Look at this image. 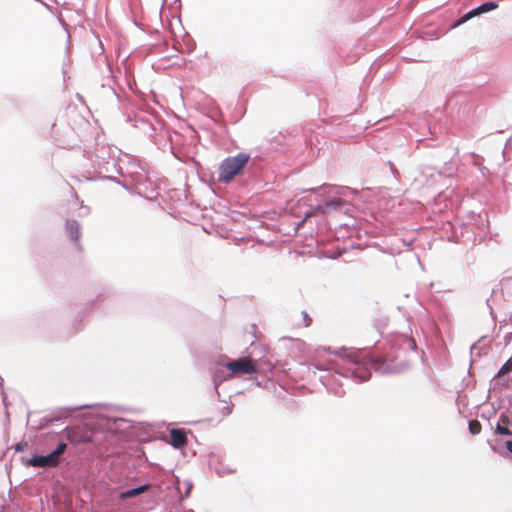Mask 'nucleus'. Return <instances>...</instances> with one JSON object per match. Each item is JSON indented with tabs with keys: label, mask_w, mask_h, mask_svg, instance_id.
<instances>
[{
	"label": "nucleus",
	"mask_w": 512,
	"mask_h": 512,
	"mask_svg": "<svg viewBox=\"0 0 512 512\" xmlns=\"http://www.w3.org/2000/svg\"><path fill=\"white\" fill-rule=\"evenodd\" d=\"M249 161V156L239 153L233 157H227L219 166V180L224 183L230 182L239 175Z\"/></svg>",
	"instance_id": "f257e3e1"
},
{
	"label": "nucleus",
	"mask_w": 512,
	"mask_h": 512,
	"mask_svg": "<svg viewBox=\"0 0 512 512\" xmlns=\"http://www.w3.org/2000/svg\"><path fill=\"white\" fill-rule=\"evenodd\" d=\"M66 449L65 443H59L57 448L46 456H35L29 459V465L33 467H54L59 463L60 456Z\"/></svg>",
	"instance_id": "f03ea898"
},
{
	"label": "nucleus",
	"mask_w": 512,
	"mask_h": 512,
	"mask_svg": "<svg viewBox=\"0 0 512 512\" xmlns=\"http://www.w3.org/2000/svg\"><path fill=\"white\" fill-rule=\"evenodd\" d=\"M258 362L250 357H242L226 364L232 375L252 374L257 371Z\"/></svg>",
	"instance_id": "7ed1b4c3"
},
{
	"label": "nucleus",
	"mask_w": 512,
	"mask_h": 512,
	"mask_svg": "<svg viewBox=\"0 0 512 512\" xmlns=\"http://www.w3.org/2000/svg\"><path fill=\"white\" fill-rule=\"evenodd\" d=\"M498 7V5L494 2H486L482 5H480L479 7L471 10L470 12H468L458 23L457 25L459 24H462L464 22H466L467 20L471 19L472 17L474 16H477L481 13H486V12H489V11H492L494 9H496Z\"/></svg>",
	"instance_id": "20e7f679"
},
{
	"label": "nucleus",
	"mask_w": 512,
	"mask_h": 512,
	"mask_svg": "<svg viewBox=\"0 0 512 512\" xmlns=\"http://www.w3.org/2000/svg\"><path fill=\"white\" fill-rule=\"evenodd\" d=\"M510 423L511 420L509 416L505 413H502L495 426V433L499 435H512V431L508 427Z\"/></svg>",
	"instance_id": "39448f33"
},
{
	"label": "nucleus",
	"mask_w": 512,
	"mask_h": 512,
	"mask_svg": "<svg viewBox=\"0 0 512 512\" xmlns=\"http://www.w3.org/2000/svg\"><path fill=\"white\" fill-rule=\"evenodd\" d=\"M172 445L176 448L184 446L187 442L186 433L180 429H172L170 431Z\"/></svg>",
	"instance_id": "423d86ee"
},
{
	"label": "nucleus",
	"mask_w": 512,
	"mask_h": 512,
	"mask_svg": "<svg viewBox=\"0 0 512 512\" xmlns=\"http://www.w3.org/2000/svg\"><path fill=\"white\" fill-rule=\"evenodd\" d=\"M149 488H150V486L145 484V485L139 486L137 488H133V489L127 490V491L122 492L120 494V499H127V498L136 497V496H138V495L148 491Z\"/></svg>",
	"instance_id": "0eeeda50"
},
{
	"label": "nucleus",
	"mask_w": 512,
	"mask_h": 512,
	"mask_svg": "<svg viewBox=\"0 0 512 512\" xmlns=\"http://www.w3.org/2000/svg\"><path fill=\"white\" fill-rule=\"evenodd\" d=\"M343 205V201L339 198L332 199L331 201L326 202L323 205H320L316 208L317 212L326 213L330 208H338Z\"/></svg>",
	"instance_id": "6e6552de"
},
{
	"label": "nucleus",
	"mask_w": 512,
	"mask_h": 512,
	"mask_svg": "<svg viewBox=\"0 0 512 512\" xmlns=\"http://www.w3.org/2000/svg\"><path fill=\"white\" fill-rule=\"evenodd\" d=\"M335 354H339L343 358L349 360L351 363L358 365L359 359L356 352L352 351H342V352H335Z\"/></svg>",
	"instance_id": "1a4fd4ad"
},
{
	"label": "nucleus",
	"mask_w": 512,
	"mask_h": 512,
	"mask_svg": "<svg viewBox=\"0 0 512 512\" xmlns=\"http://www.w3.org/2000/svg\"><path fill=\"white\" fill-rule=\"evenodd\" d=\"M510 372H512V356L500 368L497 373V377H502Z\"/></svg>",
	"instance_id": "9d476101"
},
{
	"label": "nucleus",
	"mask_w": 512,
	"mask_h": 512,
	"mask_svg": "<svg viewBox=\"0 0 512 512\" xmlns=\"http://www.w3.org/2000/svg\"><path fill=\"white\" fill-rule=\"evenodd\" d=\"M481 430H482V425L478 420H471L469 422V432L472 435L480 434Z\"/></svg>",
	"instance_id": "9b49d317"
},
{
	"label": "nucleus",
	"mask_w": 512,
	"mask_h": 512,
	"mask_svg": "<svg viewBox=\"0 0 512 512\" xmlns=\"http://www.w3.org/2000/svg\"><path fill=\"white\" fill-rule=\"evenodd\" d=\"M370 362L375 366V369L376 370H379L381 372H391L392 369L388 366V365H385L384 361H373V359H370Z\"/></svg>",
	"instance_id": "f8f14e48"
},
{
	"label": "nucleus",
	"mask_w": 512,
	"mask_h": 512,
	"mask_svg": "<svg viewBox=\"0 0 512 512\" xmlns=\"http://www.w3.org/2000/svg\"><path fill=\"white\" fill-rule=\"evenodd\" d=\"M79 230H78V227L75 226L74 224L70 225V235L72 237V239L74 240H77L78 237H79Z\"/></svg>",
	"instance_id": "ddd939ff"
},
{
	"label": "nucleus",
	"mask_w": 512,
	"mask_h": 512,
	"mask_svg": "<svg viewBox=\"0 0 512 512\" xmlns=\"http://www.w3.org/2000/svg\"><path fill=\"white\" fill-rule=\"evenodd\" d=\"M362 381H366L370 378V372L365 370L363 372H359L357 375Z\"/></svg>",
	"instance_id": "4468645a"
},
{
	"label": "nucleus",
	"mask_w": 512,
	"mask_h": 512,
	"mask_svg": "<svg viewBox=\"0 0 512 512\" xmlns=\"http://www.w3.org/2000/svg\"><path fill=\"white\" fill-rule=\"evenodd\" d=\"M305 319V326H309L312 322V319L307 315V313H303Z\"/></svg>",
	"instance_id": "2eb2a0df"
},
{
	"label": "nucleus",
	"mask_w": 512,
	"mask_h": 512,
	"mask_svg": "<svg viewBox=\"0 0 512 512\" xmlns=\"http://www.w3.org/2000/svg\"><path fill=\"white\" fill-rule=\"evenodd\" d=\"M505 446H506L507 450L512 454V440L506 441Z\"/></svg>",
	"instance_id": "dca6fc26"
},
{
	"label": "nucleus",
	"mask_w": 512,
	"mask_h": 512,
	"mask_svg": "<svg viewBox=\"0 0 512 512\" xmlns=\"http://www.w3.org/2000/svg\"><path fill=\"white\" fill-rule=\"evenodd\" d=\"M81 441H84V442H90V441H91V439H90V438H83V439H81Z\"/></svg>",
	"instance_id": "f3484780"
},
{
	"label": "nucleus",
	"mask_w": 512,
	"mask_h": 512,
	"mask_svg": "<svg viewBox=\"0 0 512 512\" xmlns=\"http://www.w3.org/2000/svg\"><path fill=\"white\" fill-rule=\"evenodd\" d=\"M16 450L21 451V450H22V446H21L20 444H18V445L16 446Z\"/></svg>",
	"instance_id": "a211bd4d"
},
{
	"label": "nucleus",
	"mask_w": 512,
	"mask_h": 512,
	"mask_svg": "<svg viewBox=\"0 0 512 512\" xmlns=\"http://www.w3.org/2000/svg\"><path fill=\"white\" fill-rule=\"evenodd\" d=\"M267 370H271L272 369V365L271 364H268L267 367H266Z\"/></svg>",
	"instance_id": "6ab92c4d"
}]
</instances>
